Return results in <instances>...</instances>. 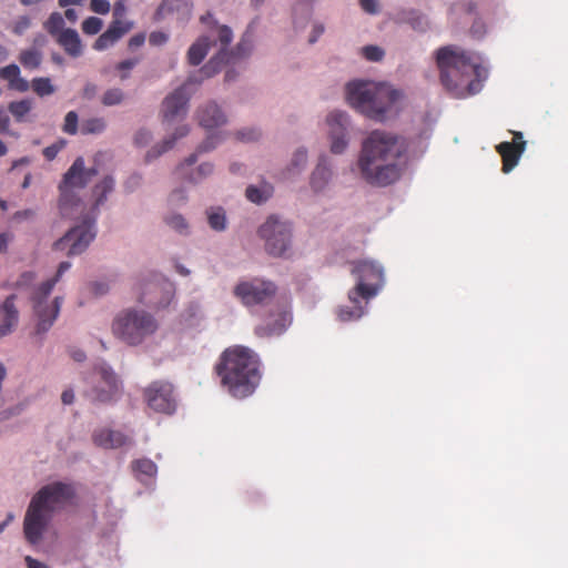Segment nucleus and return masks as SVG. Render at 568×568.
<instances>
[{"label":"nucleus","instance_id":"1","mask_svg":"<svg viewBox=\"0 0 568 568\" xmlns=\"http://www.w3.org/2000/svg\"><path fill=\"white\" fill-rule=\"evenodd\" d=\"M408 150L404 138L392 132L374 130L362 143L358 169L371 185L387 186L399 180Z\"/></svg>","mask_w":568,"mask_h":568},{"label":"nucleus","instance_id":"2","mask_svg":"<svg viewBox=\"0 0 568 568\" xmlns=\"http://www.w3.org/2000/svg\"><path fill=\"white\" fill-rule=\"evenodd\" d=\"M439 79L446 91L456 99L477 94L487 78V70L465 51L454 47H442L436 51Z\"/></svg>","mask_w":568,"mask_h":568},{"label":"nucleus","instance_id":"3","mask_svg":"<svg viewBox=\"0 0 568 568\" xmlns=\"http://www.w3.org/2000/svg\"><path fill=\"white\" fill-rule=\"evenodd\" d=\"M261 361L251 348L232 346L226 348L214 366L221 386L234 398L251 396L257 388L262 374Z\"/></svg>","mask_w":568,"mask_h":568},{"label":"nucleus","instance_id":"4","mask_svg":"<svg viewBox=\"0 0 568 568\" xmlns=\"http://www.w3.org/2000/svg\"><path fill=\"white\" fill-rule=\"evenodd\" d=\"M75 489L71 484L53 481L40 488L28 506L23 532L31 545H37L43 536L54 513L71 504Z\"/></svg>","mask_w":568,"mask_h":568},{"label":"nucleus","instance_id":"5","mask_svg":"<svg viewBox=\"0 0 568 568\" xmlns=\"http://www.w3.org/2000/svg\"><path fill=\"white\" fill-rule=\"evenodd\" d=\"M346 99L352 108L368 119L384 121L403 99V93L385 83L353 81L346 87Z\"/></svg>","mask_w":568,"mask_h":568},{"label":"nucleus","instance_id":"6","mask_svg":"<svg viewBox=\"0 0 568 568\" xmlns=\"http://www.w3.org/2000/svg\"><path fill=\"white\" fill-rule=\"evenodd\" d=\"M160 324L155 316L145 310L128 307L116 314L112 332L116 338L129 346H139L152 337Z\"/></svg>","mask_w":568,"mask_h":568},{"label":"nucleus","instance_id":"7","mask_svg":"<svg viewBox=\"0 0 568 568\" xmlns=\"http://www.w3.org/2000/svg\"><path fill=\"white\" fill-rule=\"evenodd\" d=\"M71 267L70 262H61L59 264L57 274L41 283L33 292L32 294V302H33V308L34 313L38 317V324L36 327L37 334H43L48 332L51 326L53 325L54 321L57 320L63 298L60 296H57L51 304H47L45 300L51 294L53 287L55 284L60 281L62 275Z\"/></svg>","mask_w":568,"mask_h":568},{"label":"nucleus","instance_id":"8","mask_svg":"<svg viewBox=\"0 0 568 568\" xmlns=\"http://www.w3.org/2000/svg\"><path fill=\"white\" fill-rule=\"evenodd\" d=\"M97 174V169H85L84 160L81 156L74 160L60 185L59 207L63 216H71L70 210L81 204L80 200L73 194L72 189L84 187Z\"/></svg>","mask_w":568,"mask_h":568},{"label":"nucleus","instance_id":"9","mask_svg":"<svg viewBox=\"0 0 568 568\" xmlns=\"http://www.w3.org/2000/svg\"><path fill=\"white\" fill-rule=\"evenodd\" d=\"M352 273L357 277V284L348 293L352 303H357L358 298L367 302L377 295L384 283L383 268L371 261L357 262Z\"/></svg>","mask_w":568,"mask_h":568},{"label":"nucleus","instance_id":"10","mask_svg":"<svg viewBox=\"0 0 568 568\" xmlns=\"http://www.w3.org/2000/svg\"><path fill=\"white\" fill-rule=\"evenodd\" d=\"M217 37L221 43L220 51L199 71V73L204 78L213 77L221 70L222 64L230 63L237 58H243L251 50V42L245 39H242V41L236 45L235 52H229L226 50L233 39V32L227 26L219 27Z\"/></svg>","mask_w":568,"mask_h":568},{"label":"nucleus","instance_id":"11","mask_svg":"<svg viewBox=\"0 0 568 568\" xmlns=\"http://www.w3.org/2000/svg\"><path fill=\"white\" fill-rule=\"evenodd\" d=\"M258 235L265 241V250L273 256H282L290 247L291 224L271 215L258 229Z\"/></svg>","mask_w":568,"mask_h":568},{"label":"nucleus","instance_id":"12","mask_svg":"<svg viewBox=\"0 0 568 568\" xmlns=\"http://www.w3.org/2000/svg\"><path fill=\"white\" fill-rule=\"evenodd\" d=\"M138 301L155 308H164L173 298V284L159 274L142 280L136 285Z\"/></svg>","mask_w":568,"mask_h":568},{"label":"nucleus","instance_id":"13","mask_svg":"<svg viewBox=\"0 0 568 568\" xmlns=\"http://www.w3.org/2000/svg\"><path fill=\"white\" fill-rule=\"evenodd\" d=\"M276 285L266 280L253 278L235 285L233 293L243 305L251 307L268 303L276 294Z\"/></svg>","mask_w":568,"mask_h":568},{"label":"nucleus","instance_id":"14","mask_svg":"<svg viewBox=\"0 0 568 568\" xmlns=\"http://www.w3.org/2000/svg\"><path fill=\"white\" fill-rule=\"evenodd\" d=\"M216 144L217 136H207V139L197 146L194 153L189 155L182 163L178 165L175 170L176 175L180 179L193 184L200 183L210 176L214 170L213 164L211 163H202L196 169L191 171L190 168L196 163L199 154L213 150Z\"/></svg>","mask_w":568,"mask_h":568},{"label":"nucleus","instance_id":"15","mask_svg":"<svg viewBox=\"0 0 568 568\" xmlns=\"http://www.w3.org/2000/svg\"><path fill=\"white\" fill-rule=\"evenodd\" d=\"M143 397L149 408L155 413L171 415L176 409L174 387L165 381H154L143 390Z\"/></svg>","mask_w":568,"mask_h":568},{"label":"nucleus","instance_id":"16","mask_svg":"<svg viewBox=\"0 0 568 568\" xmlns=\"http://www.w3.org/2000/svg\"><path fill=\"white\" fill-rule=\"evenodd\" d=\"M94 237V221H84L54 242L53 248L57 251L68 250L67 254L69 256L79 255L85 251Z\"/></svg>","mask_w":568,"mask_h":568},{"label":"nucleus","instance_id":"17","mask_svg":"<svg viewBox=\"0 0 568 568\" xmlns=\"http://www.w3.org/2000/svg\"><path fill=\"white\" fill-rule=\"evenodd\" d=\"M204 77L196 79L190 77L187 82L174 90L162 103V116L164 122H173L183 118L187 112L189 95L186 94L187 83H200Z\"/></svg>","mask_w":568,"mask_h":568},{"label":"nucleus","instance_id":"18","mask_svg":"<svg viewBox=\"0 0 568 568\" xmlns=\"http://www.w3.org/2000/svg\"><path fill=\"white\" fill-rule=\"evenodd\" d=\"M120 392L121 382L116 374L111 368L101 366L99 368V381L88 393V396L93 402L109 403L112 402Z\"/></svg>","mask_w":568,"mask_h":568},{"label":"nucleus","instance_id":"19","mask_svg":"<svg viewBox=\"0 0 568 568\" xmlns=\"http://www.w3.org/2000/svg\"><path fill=\"white\" fill-rule=\"evenodd\" d=\"M348 115L342 111H333L327 115V125L329 128L331 151L334 154H341L348 144L346 138L348 126Z\"/></svg>","mask_w":568,"mask_h":568},{"label":"nucleus","instance_id":"20","mask_svg":"<svg viewBox=\"0 0 568 568\" xmlns=\"http://www.w3.org/2000/svg\"><path fill=\"white\" fill-rule=\"evenodd\" d=\"M513 142H501L496 146V151L503 160V172L509 173L519 162L521 154L526 149V141L519 131L513 132Z\"/></svg>","mask_w":568,"mask_h":568},{"label":"nucleus","instance_id":"21","mask_svg":"<svg viewBox=\"0 0 568 568\" xmlns=\"http://www.w3.org/2000/svg\"><path fill=\"white\" fill-rule=\"evenodd\" d=\"M17 296L14 294L6 297L0 305L2 323L0 324V338L13 332L19 322V311L16 306Z\"/></svg>","mask_w":568,"mask_h":568},{"label":"nucleus","instance_id":"22","mask_svg":"<svg viewBox=\"0 0 568 568\" xmlns=\"http://www.w3.org/2000/svg\"><path fill=\"white\" fill-rule=\"evenodd\" d=\"M199 123L205 129L217 128L226 122V118L214 102H210L197 111Z\"/></svg>","mask_w":568,"mask_h":568},{"label":"nucleus","instance_id":"23","mask_svg":"<svg viewBox=\"0 0 568 568\" xmlns=\"http://www.w3.org/2000/svg\"><path fill=\"white\" fill-rule=\"evenodd\" d=\"M93 440L97 445L104 448H119L132 440L125 434L119 430L103 429L93 435Z\"/></svg>","mask_w":568,"mask_h":568},{"label":"nucleus","instance_id":"24","mask_svg":"<svg viewBox=\"0 0 568 568\" xmlns=\"http://www.w3.org/2000/svg\"><path fill=\"white\" fill-rule=\"evenodd\" d=\"M57 41L70 57L78 58L82 54V43L74 29L62 30L58 36Z\"/></svg>","mask_w":568,"mask_h":568},{"label":"nucleus","instance_id":"25","mask_svg":"<svg viewBox=\"0 0 568 568\" xmlns=\"http://www.w3.org/2000/svg\"><path fill=\"white\" fill-rule=\"evenodd\" d=\"M212 42L209 37L199 38L187 51V61L192 65H199L206 57Z\"/></svg>","mask_w":568,"mask_h":568},{"label":"nucleus","instance_id":"26","mask_svg":"<svg viewBox=\"0 0 568 568\" xmlns=\"http://www.w3.org/2000/svg\"><path fill=\"white\" fill-rule=\"evenodd\" d=\"M187 133H189V126L187 125H181V126L176 128L174 134L171 138L165 139L163 141L162 145H156V146L152 148L146 153V160L150 161L152 159H156L162 153L169 151L170 149L173 148V145L176 142V140L187 135Z\"/></svg>","mask_w":568,"mask_h":568},{"label":"nucleus","instance_id":"27","mask_svg":"<svg viewBox=\"0 0 568 568\" xmlns=\"http://www.w3.org/2000/svg\"><path fill=\"white\" fill-rule=\"evenodd\" d=\"M331 175L329 168L324 162H320L311 176L312 189L315 192L322 191L328 183Z\"/></svg>","mask_w":568,"mask_h":568},{"label":"nucleus","instance_id":"28","mask_svg":"<svg viewBox=\"0 0 568 568\" xmlns=\"http://www.w3.org/2000/svg\"><path fill=\"white\" fill-rule=\"evenodd\" d=\"M286 315L281 314L280 318L274 324L260 325L255 328L256 335L260 337H267L272 335H280L285 329Z\"/></svg>","mask_w":568,"mask_h":568},{"label":"nucleus","instance_id":"29","mask_svg":"<svg viewBox=\"0 0 568 568\" xmlns=\"http://www.w3.org/2000/svg\"><path fill=\"white\" fill-rule=\"evenodd\" d=\"M114 189V180L111 176H105L99 184L93 189V195L95 197V207H99L106 199V195Z\"/></svg>","mask_w":568,"mask_h":568},{"label":"nucleus","instance_id":"30","mask_svg":"<svg viewBox=\"0 0 568 568\" xmlns=\"http://www.w3.org/2000/svg\"><path fill=\"white\" fill-rule=\"evenodd\" d=\"M361 300L362 298H358L357 303H353L352 307H349V306L339 307L337 311L338 320L341 322H349V321H356V320L361 318L365 313L364 307L361 305Z\"/></svg>","mask_w":568,"mask_h":568},{"label":"nucleus","instance_id":"31","mask_svg":"<svg viewBox=\"0 0 568 568\" xmlns=\"http://www.w3.org/2000/svg\"><path fill=\"white\" fill-rule=\"evenodd\" d=\"M20 63L30 70L38 69L42 62V53L38 49L22 50L19 55Z\"/></svg>","mask_w":568,"mask_h":568},{"label":"nucleus","instance_id":"32","mask_svg":"<svg viewBox=\"0 0 568 568\" xmlns=\"http://www.w3.org/2000/svg\"><path fill=\"white\" fill-rule=\"evenodd\" d=\"M31 88L33 92L40 98L51 95L55 92V87L52 84L50 78L47 77L32 79Z\"/></svg>","mask_w":568,"mask_h":568},{"label":"nucleus","instance_id":"33","mask_svg":"<svg viewBox=\"0 0 568 568\" xmlns=\"http://www.w3.org/2000/svg\"><path fill=\"white\" fill-rule=\"evenodd\" d=\"M132 469L138 478L140 476L153 477L156 474L158 467L151 459L141 458L132 463Z\"/></svg>","mask_w":568,"mask_h":568},{"label":"nucleus","instance_id":"34","mask_svg":"<svg viewBox=\"0 0 568 568\" xmlns=\"http://www.w3.org/2000/svg\"><path fill=\"white\" fill-rule=\"evenodd\" d=\"M32 103L30 100L13 101L9 104L8 110L16 121H24L26 115L31 111Z\"/></svg>","mask_w":568,"mask_h":568},{"label":"nucleus","instance_id":"35","mask_svg":"<svg viewBox=\"0 0 568 568\" xmlns=\"http://www.w3.org/2000/svg\"><path fill=\"white\" fill-rule=\"evenodd\" d=\"M106 128L105 121L103 118H90L83 120L81 124V133L82 134H99L102 133Z\"/></svg>","mask_w":568,"mask_h":568},{"label":"nucleus","instance_id":"36","mask_svg":"<svg viewBox=\"0 0 568 568\" xmlns=\"http://www.w3.org/2000/svg\"><path fill=\"white\" fill-rule=\"evenodd\" d=\"M181 7H185L190 14L192 6L187 0H163L158 9V14L172 13L179 11Z\"/></svg>","mask_w":568,"mask_h":568},{"label":"nucleus","instance_id":"37","mask_svg":"<svg viewBox=\"0 0 568 568\" xmlns=\"http://www.w3.org/2000/svg\"><path fill=\"white\" fill-rule=\"evenodd\" d=\"M64 26V20L61 13L53 12L44 22V29L52 36H59Z\"/></svg>","mask_w":568,"mask_h":568},{"label":"nucleus","instance_id":"38","mask_svg":"<svg viewBox=\"0 0 568 568\" xmlns=\"http://www.w3.org/2000/svg\"><path fill=\"white\" fill-rule=\"evenodd\" d=\"M124 100V93L119 88H112L106 90L102 95V104L105 106L118 105Z\"/></svg>","mask_w":568,"mask_h":568},{"label":"nucleus","instance_id":"39","mask_svg":"<svg viewBox=\"0 0 568 568\" xmlns=\"http://www.w3.org/2000/svg\"><path fill=\"white\" fill-rule=\"evenodd\" d=\"M207 220L210 226L215 231H223L226 227L225 213L221 207L209 213Z\"/></svg>","mask_w":568,"mask_h":568},{"label":"nucleus","instance_id":"40","mask_svg":"<svg viewBox=\"0 0 568 568\" xmlns=\"http://www.w3.org/2000/svg\"><path fill=\"white\" fill-rule=\"evenodd\" d=\"M132 22L128 21H112L106 30L115 40H119L132 29Z\"/></svg>","mask_w":568,"mask_h":568},{"label":"nucleus","instance_id":"41","mask_svg":"<svg viewBox=\"0 0 568 568\" xmlns=\"http://www.w3.org/2000/svg\"><path fill=\"white\" fill-rule=\"evenodd\" d=\"M245 194H246V197L251 202L257 203V204L266 201L270 197V195H271L268 189L267 190L266 189L265 190H261V189H258V187H256L254 185L247 186Z\"/></svg>","mask_w":568,"mask_h":568},{"label":"nucleus","instance_id":"42","mask_svg":"<svg viewBox=\"0 0 568 568\" xmlns=\"http://www.w3.org/2000/svg\"><path fill=\"white\" fill-rule=\"evenodd\" d=\"M103 21L97 17H89L82 22V31L85 34H97L101 31Z\"/></svg>","mask_w":568,"mask_h":568},{"label":"nucleus","instance_id":"43","mask_svg":"<svg viewBox=\"0 0 568 568\" xmlns=\"http://www.w3.org/2000/svg\"><path fill=\"white\" fill-rule=\"evenodd\" d=\"M78 114L75 111H69L64 118L63 132L70 135H74L78 132Z\"/></svg>","mask_w":568,"mask_h":568},{"label":"nucleus","instance_id":"44","mask_svg":"<svg viewBox=\"0 0 568 568\" xmlns=\"http://www.w3.org/2000/svg\"><path fill=\"white\" fill-rule=\"evenodd\" d=\"M307 161V153L304 149H298L291 161V165L288 170L291 172H298L301 169H303Z\"/></svg>","mask_w":568,"mask_h":568},{"label":"nucleus","instance_id":"45","mask_svg":"<svg viewBox=\"0 0 568 568\" xmlns=\"http://www.w3.org/2000/svg\"><path fill=\"white\" fill-rule=\"evenodd\" d=\"M165 223L179 233H184L187 229L184 217L180 214H173L165 217Z\"/></svg>","mask_w":568,"mask_h":568},{"label":"nucleus","instance_id":"46","mask_svg":"<svg viewBox=\"0 0 568 568\" xmlns=\"http://www.w3.org/2000/svg\"><path fill=\"white\" fill-rule=\"evenodd\" d=\"M118 40L112 37L108 30H105L94 42L93 48L98 51H102L113 45Z\"/></svg>","mask_w":568,"mask_h":568},{"label":"nucleus","instance_id":"47","mask_svg":"<svg viewBox=\"0 0 568 568\" xmlns=\"http://www.w3.org/2000/svg\"><path fill=\"white\" fill-rule=\"evenodd\" d=\"M20 75V69L17 64H9L0 69V78L7 80L9 85Z\"/></svg>","mask_w":568,"mask_h":568},{"label":"nucleus","instance_id":"48","mask_svg":"<svg viewBox=\"0 0 568 568\" xmlns=\"http://www.w3.org/2000/svg\"><path fill=\"white\" fill-rule=\"evenodd\" d=\"M363 55L368 61H381L384 57V51L377 45H366L363 48Z\"/></svg>","mask_w":568,"mask_h":568},{"label":"nucleus","instance_id":"49","mask_svg":"<svg viewBox=\"0 0 568 568\" xmlns=\"http://www.w3.org/2000/svg\"><path fill=\"white\" fill-rule=\"evenodd\" d=\"M65 146V141L64 140H60L47 148L43 149V156L48 160V161H52L53 159H55V156L58 155V153Z\"/></svg>","mask_w":568,"mask_h":568},{"label":"nucleus","instance_id":"50","mask_svg":"<svg viewBox=\"0 0 568 568\" xmlns=\"http://www.w3.org/2000/svg\"><path fill=\"white\" fill-rule=\"evenodd\" d=\"M261 132L256 129H244L236 132V139L242 142H253L258 140Z\"/></svg>","mask_w":568,"mask_h":568},{"label":"nucleus","instance_id":"51","mask_svg":"<svg viewBox=\"0 0 568 568\" xmlns=\"http://www.w3.org/2000/svg\"><path fill=\"white\" fill-rule=\"evenodd\" d=\"M36 277H37V275L33 271H26L20 274V276L17 280V282L14 283L13 287H16V288L28 287L34 282Z\"/></svg>","mask_w":568,"mask_h":568},{"label":"nucleus","instance_id":"52","mask_svg":"<svg viewBox=\"0 0 568 568\" xmlns=\"http://www.w3.org/2000/svg\"><path fill=\"white\" fill-rule=\"evenodd\" d=\"M139 63V59H128L116 64V70L122 71L120 78L125 80L129 78L128 71L133 69Z\"/></svg>","mask_w":568,"mask_h":568},{"label":"nucleus","instance_id":"53","mask_svg":"<svg viewBox=\"0 0 568 568\" xmlns=\"http://www.w3.org/2000/svg\"><path fill=\"white\" fill-rule=\"evenodd\" d=\"M90 9L99 14H106L110 12L111 4L108 0H90Z\"/></svg>","mask_w":568,"mask_h":568},{"label":"nucleus","instance_id":"54","mask_svg":"<svg viewBox=\"0 0 568 568\" xmlns=\"http://www.w3.org/2000/svg\"><path fill=\"white\" fill-rule=\"evenodd\" d=\"M31 26V20L27 16H21L17 19L13 24L12 31L13 33L21 36L24 31Z\"/></svg>","mask_w":568,"mask_h":568},{"label":"nucleus","instance_id":"55","mask_svg":"<svg viewBox=\"0 0 568 568\" xmlns=\"http://www.w3.org/2000/svg\"><path fill=\"white\" fill-rule=\"evenodd\" d=\"M168 39H169V37L166 33H164L162 31H154V32H151V34L149 37V42L152 45H162L168 41Z\"/></svg>","mask_w":568,"mask_h":568},{"label":"nucleus","instance_id":"56","mask_svg":"<svg viewBox=\"0 0 568 568\" xmlns=\"http://www.w3.org/2000/svg\"><path fill=\"white\" fill-rule=\"evenodd\" d=\"M151 140V133L148 130H140L134 136V142L139 146H143Z\"/></svg>","mask_w":568,"mask_h":568},{"label":"nucleus","instance_id":"57","mask_svg":"<svg viewBox=\"0 0 568 568\" xmlns=\"http://www.w3.org/2000/svg\"><path fill=\"white\" fill-rule=\"evenodd\" d=\"M126 11L125 4L123 1H118L113 6V21H123L122 18L124 17Z\"/></svg>","mask_w":568,"mask_h":568},{"label":"nucleus","instance_id":"58","mask_svg":"<svg viewBox=\"0 0 568 568\" xmlns=\"http://www.w3.org/2000/svg\"><path fill=\"white\" fill-rule=\"evenodd\" d=\"M97 92H98V87L97 84L92 83V82H88L84 88H83V91H82V97L84 99H88V100H91L93 99L95 95H97Z\"/></svg>","mask_w":568,"mask_h":568},{"label":"nucleus","instance_id":"59","mask_svg":"<svg viewBox=\"0 0 568 568\" xmlns=\"http://www.w3.org/2000/svg\"><path fill=\"white\" fill-rule=\"evenodd\" d=\"M10 119L7 111L0 108V133H7L9 131Z\"/></svg>","mask_w":568,"mask_h":568},{"label":"nucleus","instance_id":"60","mask_svg":"<svg viewBox=\"0 0 568 568\" xmlns=\"http://www.w3.org/2000/svg\"><path fill=\"white\" fill-rule=\"evenodd\" d=\"M10 89H14L20 92H26L29 89V83L26 79L20 75L10 84Z\"/></svg>","mask_w":568,"mask_h":568},{"label":"nucleus","instance_id":"61","mask_svg":"<svg viewBox=\"0 0 568 568\" xmlns=\"http://www.w3.org/2000/svg\"><path fill=\"white\" fill-rule=\"evenodd\" d=\"M359 4H361L362 9L368 13L377 12L376 0H359Z\"/></svg>","mask_w":568,"mask_h":568},{"label":"nucleus","instance_id":"62","mask_svg":"<svg viewBox=\"0 0 568 568\" xmlns=\"http://www.w3.org/2000/svg\"><path fill=\"white\" fill-rule=\"evenodd\" d=\"M144 41H145V36H144V33H138V34H134V36L129 40V48H130V49L139 48V47L143 45Z\"/></svg>","mask_w":568,"mask_h":568},{"label":"nucleus","instance_id":"63","mask_svg":"<svg viewBox=\"0 0 568 568\" xmlns=\"http://www.w3.org/2000/svg\"><path fill=\"white\" fill-rule=\"evenodd\" d=\"M12 236L9 233L0 234V253H4L8 250V244L11 241Z\"/></svg>","mask_w":568,"mask_h":568},{"label":"nucleus","instance_id":"64","mask_svg":"<svg viewBox=\"0 0 568 568\" xmlns=\"http://www.w3.org/2000/svg\"><path fill=\"white\" fill-rule=\"evenodd\" d=\"M26 562H27L28 568H48L44 564H42L41 561H39L37 559H33L30 556L26 557Z\"/></svg>","mask_w":568,"mask_h":568}]
</instances>
